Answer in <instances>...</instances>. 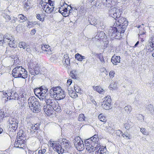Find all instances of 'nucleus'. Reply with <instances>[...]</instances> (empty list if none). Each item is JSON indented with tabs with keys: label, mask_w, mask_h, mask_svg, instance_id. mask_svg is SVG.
Returning <instances> with one entry per match:
<instances>
[{
	"label": "nucleus",
	"mask_w": 154,
	"mask_h": 154,
	"mask_svg": "<svg viewBox=\"0 0 154 154\" xmlns=\"http://www.w3.org/2000/svg\"><path fill=\"white\" fill-rule=\"evenodd\" d=\"M12 74L15 78H21L25 79L27 77V72L21 66H17L12 70Z\"/></svg>",
	"instance_id": "1"
},
{
	"label": "nucleus",
	"mask_w": 154,
	"mask_h": 154,
	"mask_svg": "<svg viewBox=\"0 0 154 154\" xmlns=\"http://www.w3.org/2000/svg\"><path fill=\"white\" fill-rule=\"evenodd\" d=\"M28 104L29 108L33 112L38 113L40 111V103L35 97H30L28 100Z\"/></svg>",
	"instance_id": "2"
},
{
	"label": "nucleus",
	"mask_w": 154,
	"mask_h": 154,
	"mask_svg": "<svg viewBox=\"0 0 154 154\" xmlns=\"http://www.w3.org/2000/svg\"><path fill=\"white\" fill-rule=\"evenodd\" d=\"M41 4L43 9L46 13L49 14L54 11V2L51 0H48V2L45 1H41Z\"/></svg>",
	"instance_id": "3"
},
{
	"label": "nucleus",
	"mask_w": 154,
	"mask_h": 154,
	"mask_svg": "<svg viewBox=\"0 0 154 154\" xmlns=\"http://www.w3.org/2000/svg\"><path fill=\"white\" fill-rule=\"evenodd\" d=\"M57 146L56 148L58 150V153L59 154H62L63 152H68L70 147V143L65 140L61 143V145L60 144V146Z\"/></svg>",
	"instance_id": "4"
},
{
	"label": "nucleus",
	"mask_w": 154,
	"mask_h": 154,
	"mask_svg": "<svg viewBox=\"0 0 154 154\" xmlns=\"http://www.w3.org/2000/svg\"><path fill=\"white\" fill-rule=\"evenodd\" d=\"M45 102L47 103V106H48L49 108L53 109L56 112L60 111V107L59 106L58 102L56 100V99H46L45 100Z\"/></svg>",
	"instance_id": "5"
},
{
	"label": "nucleus",
	"mask_w": 154,
	"mask_h": 154,
	"mask_svg": "<svg viewBox=\"0 0 154 154\" xmlns=\"http://www.w3.org/2000/svg\"><path fill=\"white\" fill-rule=\"evenodd\" d=\"M111 29H110V34H111V35L113 38L116 39H120L122 38L121 34L123 33L124 32H122V29L120 27H118L117 26V28L116 27H112Z\"/></svg>",
	"instance_id": "6"
},
{
	"label": "nucleus",
	"mask_w": 154,
	"mask_h": 154,
	"mask_svg": "<svg viewBox=\"0 0 154 154\" xmlns=\"http://www.w3.org/2000/svg\"><path fill=\"white\" fill-rule=\"evenodd\" d=\"M85 143L86 149L90 152H93L95 150H97L99 148L97 144L95 143L91 142L89 139L86 140L85 141Z\"/></svg>",
	"instance_id": "7"
},
{
	"label": "nucleus",
	"mask_w": 154,
	"mask_h": 154,
	"mask_svg": "<svg viewBox=\"0 0 154 154\" xmlns=\"http://www.w3.org/2000/svg\"><path fill=\"white\" fill-rule=\"evenodd\" d=\"M74 143L75 147L79 151L83 150L85 148L83 140H81L79 136H77L74 139Z\"/></svg>",
	"instance_id": "8"
},
{
	"label": "nucleus",
	"mask_w": 154,
	"mask_h": 154,
	"mask_svg": "<svg viewBox=\"0 0 154 154\" xmlns=\"http://www.w3.org/2000/svg\"><path fill=\"white\" fill-rule=\"evenodd\" d=\"M3 97H8L7 98L9 100L14 99L16 100V99H18V95L14 91L12 90H9L8 91V93H3Z\"/></svg>",
	"instance_id": "9"
},
{
	"label": "nucleus",
	"mask_w": 154,
	"mask_h": 154,
	"mask_svg": "<svg viewBox=\"0 0 154 154\" xmlns=\"http://www.w3.org/2000/svg\"><path fill=\"white\" fill-rule=\"evenodd\" d=\"M60 87L56 86L51 88L50 89L49 94L50 96L52 98L57 100V97L59 94Z\"/></svg>",
	"instance_id": "10"
},
{
	"label": "nucleus",
	"mask_w": 154,
	"mask_h": 154,
	"mask_svg": "<svg viewBox=\"0 0 154 154\" xmlns=\"http://www.w3.org/2000/svg\"><path fill=\"white\" fill-rule=\"evenodd\" d=\"M7 123L9 125V130H16L17 128L18 121L15 119L10 117L7 122Z\"/></svg>",
	"instance_id": "11"
},
{
	"label": "nucleus",
	"mask_w": 154,
	"mask_h": 154,
	"mask_svg": "<svg viewBox=\"0 0 154 154\" xmlns=\"http://www.w3.org/2000/svg\"><path fill=\"white\" fill-rule=\"evenodd\" d=\"M122 3L121 2H117L116 4H114V6L116 7V12L115 14L114 15V17L113 18L115 19L118 20L119 18L121 17V15L122 13V9L120 8Z\"/></svg>",
	"instance_id": "12"
},
{
	"label": "nucleus",
	"mask_w": 154,
	"mask_h": 154,
	"mask_svg": "<svg viewBox=\"0 0 154 154\" xmlns=\"http://www.w3.org/2000/svg\"><path fill=\"white\" fill-rule=\"evenodd\" d=\"M29 72L32 75H35L39 74H42V73L40 71V67L38 66H35L34 67H29Z\"/></svg>",
	"instance_id": "13"
},
{
	"label": "nucleus",
	"mask_w": 154,
	"mask_h": 154,
	"mask_svg": "<svg viewBox=\"0 0 154 154\" xmlns=\"http://www.w3.org/2000/svg\"><path fill=\"white\" fill-rule=\"evenodd\" d=\"M104 125H103V129L106 131L110 133H113L114 131V127L111 124L105 122L104 123Z\"/></svg>",
	"instance_id": "14"
},
{
	"label": "nucleus",
	"mask_w": 154,
	"mask_h": 154,
	"mask_svg": "<svg viewBox=\"0 0 154 154\" xmlns=\"http://www.w3.org/2000/svg\"><path fill=\"white\" fill-rule=\"evenodd\" d=\"M117 2H118L117 0H102L101 3L105 7H109L116 4Z\"/></svg>",
	"instance_id": "15"
},
{
	"label": "nucleus",
	"mask_w": 154,
	"mask_h": 154,
	"mask_svg": "<svg viewBox=\"0 0 154 154\" xmlns=\"http://www.w3.org/2000/svg\"><path fill=\"white\" fill-rule=\"evenodd\" d=\"M18 46L20 48H22L24 49H26V51L28 52H30L31 51L30 45L26 43L25 42H20Z\"/></svg>",
	"instance_id": "16"
},
{
	"label": "nucleus",
	"mask_w": 154,
	"mask_h": 154,
	"mask_svg": "<svg viewBox=\"0 0 154 154\" xmlns=\"http://www.w3.org/2000/svg\"><path fill=\"white\" fill-rule=\"evenodd\" d=\"M98 146L99 148L96 151L97 154H107L108 153L106 147L101 146Z\"/></svg>",
	"instance_id": "17"
},
{
	"label": "nucleus",
	"mask_w": 154,
	"mask_h": 154,
	"mask_svg": "<svg viewBox=\"0 0 154 154\" xmlns=\"http://www.w3.org/2000/svg\"><path fill=\"white\" fill-rule=\"evenodd\" d=\"M30 128V133L31 134H34L35 133V131H34V130H35V131H40L39 130V125L38 124H35L34 126L32 125L31 127Z\"/></svg>",
	"instance_id": "18"
},
{
	"label": "nucleus",
	"mask_w": 154,
	"mask_h": 154,
	"mask_svg": "<svg viewBox=\"0 0 154 154\" xmlns=\"http://www.w3.org/2000/svg\"><path fill=\"white\" fill-rule=\"evenodd\" d=\"M120 57L119 56H113L111 59V61L114 65H116L120 62Z\"/></svg>",
	"instance_id": "19"
},
{
	"label": "nucleus",
	"mask_w": 154,
	"mask_h": 154,
	"mask_svg": "<svg viewBox=\"0 0 154 154\" xmlns=\"http://www.w3.org/2000/svg\"><path fill=\"white\" fill-rule=\"evenodd\" d=\"M116 7L115 6L113 5L110 8L108 14L109 16L112 17H114V15L115 14L116 12Z\"/></svg>",
	"instance_id": "20"
},
{
	"label": "nucleus",
	"mask_w": 154,
	"mask_h": 154,
	"mask_svg": "<svg viewBox=\"0 0 154 154\" xmlns=\"http://www.w3.org/2000/svg\"><path fill=\"white\" fill-rule=\"evenodd\" d=\"M19 138L17 140H15L14 145L15 147L18 148L20 146V145L22 142V140H23V138H21V137H23L22 135H20V134H19Z\"/></svg>",
	"instance_id": "21"
},
{
	"label": "nucleus",
	"mask_w": 154,
	"mask_h": 154,
	"mask_svg": "<svg viewBox=\"0 0 154 154\" xmlns=\"http://www.w3.org/2000/svg\"><path fill=\"white\" fill-rule=\"evenodd\" d=\"M60 92L58 96L57 100H60L63 99L65 97V93L60 88Z\"/></svg>",
	"instance_id": "22"
},
{
	"label": "nucleus",
	"mask_w": 154,
	"mask_h": 154,
	"mask_svg": "<svg viewBox=\"0 0 154 154\" xmlns=\"http://www.w3.org/2000/svg\"><path fill=\"white\" fill-rule=\"evenodd\" d=\"M52 108H49L48 106H44V110L45 112L48 116H50L52 113Z\"/></svg>",
	"instance_id": "23"
},
{
	"label": "nucleus",
	"mask_w": 154,
	"mask_h": 154,
	"mask_svg": "<svg viewBox=\"0 0 154 154\" xmlns=\"http://www.w3.org/2000/svg\"><path fill=\"white\" fill-rule=\"evenodd\" d=\"M9 11L7 10H5L2 14V16L6 19V22H8L11 19L10 16L8 15Z\"/></svg>",
	"instance_id": "24"
},
{
	"label": "nucleus",
	"mask_w": 154,
	"mask_h": 154,
	"mask_svg": "<svg viewBox=\"0 0 154 154\" xmlns=\"http://www.w3.org/2000/svg\"><path fill=\"white\" fill-rule=\"evenodd\" d=\"M3 37H4L5 43L6 42H8L9 41L13 40V38H14L13 36L8 33L5 34L3 36Z\"/></svg>",
	"instance_id": "25"
},
{
	"label": "nucleus",
	"mask_w": 154,
	"mask_h": 154,
	"mask_svg": "<svg viewBox=\"0 0 154 154\" xmlns=\"http://www.w3.org/2000/svg\"><path fill=\"white\" fill-rule=\"evenodd\" d=\"M68 93L70 97L72 98H75L77 96V94L75 92L70 88L68 89Z\"/></svg>",
	"instance_id": "26"
},
{
	"label": "nucleus",
	"mask_w": 154,
	"mask_h": 154,
	"mask_svg": "<svg viewBox=\"0 0 154 154\" xmlns=\"http://www.w3.org/2000/svg\"><path fill=\"white\" fill-rule=\"evenodd\" d=\"M105 34V33L103 32H98L96 35L95 36V38L96 39L100 40L103 38Z\"/></svg>",
	"instance_id": "27"
},
{
	"label": "nucleus",
	"mask_w": 154,
	"mask_h": 154,
	"mask_svg": "<svg viewBox=\"0 0 154 154\" xmlns=\"http://www.w3.org/2000/svg\"><path fill=\"white\" fill-rule=\"evenodd\" d=\"M91 140V142L95 143L97 144H98V141L99 140L98 135L97 134H95L91 138L88 139ZM98 145V144H97Z\"/></svg>",
	"instance_id": "28"
},
{
	"label": "nucleus",
	"mask_w": 154,
	"mask_h": 154,
	"mask_svg": "<svg viewBox=\"0 0 154 154\" xmlns=\"http://www.w3.org/2000/svg\"><path fill=\"white\" fill-rule=\"evenodd\" d=\"M128 22L126 19L125 20H124V22L122 23V26H121V28L122 29V31L121 32H124L125 30L126 29V27L128 25Z\"/></svg>",
	"instance_id": "29"
},
{
	"label": "nucleus",
	"mask_w": 154,
	"mask_h": 154,
	"mask_svg": "<svg viewBox=\"0 0 154 154\" xmlns=\"http://www.w3.org/2000/svg\"><path fill=\"white\" fill-rule=\"evenodd\" d=\"M133 126V123L129 120H128L125 124V128L127 130H128L131 128Z\"/></svg>",
	"instance_id": "30"
},
{
	"label": "nucleus",
	"mask_w": 154,
	"mask_h": 154,
	"mask_svg": "<svg viewBox=\"0 0 154 154\" xmlns=\"http://www.w3.org/2000/svg\"><path fill=\"white\" fill-rule=\"evenodd\" d=\"M9 46L11 48H15L17 46V44L15 42V41H14V38L13 40L9 41L8 42Z\"/></svg>",
	"instance_id": "31"
},
{
	"label": "nucleus",
	"mask_w": 154,
	"mask_h": 154,
	"mask_svg": "<svg viewBox=\"0 0 154 154\" xmlns=\"http://www.w3.org/2000/svg\"><path fill=\"white\" fill-rule=\"evenodd\" d=\"M75 58L78 60L82 61L83 59H85V57L84 56H82L79 54L77 53L75 56Z\"/></svg>",
	"instance_id": "32"
},
{
	"label": "nucleus",
	"mask_w": 154,
	"mask_h": 154,
	"mask_svg": "<svg viewBox=\"0 0 154 154\" xmlns=\"http://www.w3.org/2000/svg\"><path fill=\"white\" fill-rule=\"evenodd\" d=\"M93 88L94 90L96 91L99 94H103L104 92V90L102 89L101 87L99 86H97L96 87H93Z\"/></svg>",
	"instance_id": "33"
},
{
	"label": "nucleus",
	"mask_w": 154,
	"mask_h": 154,
	"mask_svg": "<svg viewBox=\"0 0 154 154\" xmlns=\"http://www.w3.org/2000/svg\"><path fill=\"white\" fill-rule=\"evenodd\" d=\"M146 108L151 113L153 114L154 113V108L153 105L151 104H148L146 106Z\"/></svg>",
	"instance_id": "34"
},
{
	"label": "nucleus",
	"mask_w": 154,
	"mask_h": 154,
	"mask_svg": "<svg viewBox=\"0 0 154 154\" xmlns=\"http://www.w3.org/2000/svg\"><path fill=\"white\" fill-rule=\"evenodd\" d=\"M70 60L69 58L68 55L67 54L64 55V58L63 59V61L64 62V63L67 65L70 64Z\"/></svg>",
	"instance_id": "35"
},
{
	"label": "nucleus",
	"mask_w": 154,
	"mask_h": 154,
	"mask_svg": "<svg viewBox=\"0 0 154 154\" xmlns=\"http://www.w3.org/2000/svg\"><path fill=\"white\" fill-rule=\"evenodd\" d=\"M77 72L75 70H73L70 73V76L73 79H76L77 78Z\"/></svg>",
	"instance_id": "36"
},
{
	"label": "nucleus",
	"mask_w": 154,
	"mask_h": 154,
	"mask_svg": "<svg viewBox=\"0 0 154 154\" xmlns=\"http://www.w3.org/2000/svg\"><path fill=\"white\" fill-rule=\"evenodd\" d=\"M103 103H106L111 104V99L110 96H107L103 99Z\"/></svg>",
	"instance_id": "37"
},
{
	"label": "nucleus",
	"mask_w": 154,
	"mask_h": 154,
	"mask_svg": "<svg viewBox=\"0 0 154 154\" xmlns=\"http://www.w3.org/2000/svg\"><path fill=\"white\" fill-rule=\"evenodd\" d=\"M90 23L91 25L96 26L97 28H99L100 27L98 24V21L96 19L94 18L93 20L90 22Z\"/></svg>",
	"instance_id": "38"
},
{
	"label": "nucleus",
	"mask_w": 154,
	"mask_h": 154,
	"mask_svg": "<svg viewBox=\"0 0 154 154\" xmlns=\"http://www.w3.org/2000/svg\"><path fill=\"white\" fill-rule=\"evenodd\" d=\"M51 146L53 147L54 149V151H56L58 152V150H57V149L56 148H57V146H60V144L59 143H57L55 142H51L50 143Z\"/></svg>",
	"instance_id": "39"
},
{
	"label": "nucleus",
	"mask_w": 154,
	"mask_h": 154,
	"mask_svg": "<svg viewBox=\"0 0 154 154\" xmlns=\"http://www.w3.org/2000/svg\"><path fill=\"white\" fill-rule=\"evenodd\" d=\"M102 106L103 109H105L109 110L110 109L111 107V104L106 103L102 102Z\"/></svg>",
	"instance_id": "40"
},
{
	"label": "nucleus",
	"mask_w": 154,
	"mask_h": 154,
	"mask_svg": "<svg viewBox=\"0 0 154 154\" xmlns=\"http://www.w3.org/2000/svg\"><path fill=\"white\" fill-rule=\"evenodd\" d=\"M25 10H28L30 7V3L28 0H25L24 3Z\"/></svg>",
	"instance_id": "41"
},
{
	"label": "nucleus",
	"mask_w": 154,
	"mask_h": 154,
	"mask_svg": "<svg viewBox=\"0 0 154 154\" xmlns=\"http://www.w3.org/2000/svg\"><path fill=\"white\" fill-rule=\"evenodd\" d=\"M42 86L40 88H36L35 89H34V91L36 95L38 96L40 94V92L42 91H41V90H42Z\"/></svg>",
	"instance_id": "42"
},
{
	"label": "nucleus",
	"mask_w": 154,
	"mask_h": 154,
	"mask_svg": "<svg viewBox=\"0 0 154 154\" xmlns=\"http://www.w3.org/2000/svg\"><path fill=\"white\" fill-rule=\"evenodd\" d=\"M126 19L125 18L122 17L121 16L120 18H119L118 20H117L119 23V25L118 26V27H121V26H122V23L123 22L124 20H125Z\"/></svg>",
	"instance_id": "43"
},
{
	"label": "nucleus",
	"mask_w": 154,
	"mask_h": 154,
	"mask_svg": "<svg viewBox=\"0 0 154 154\" xmlns=\"http://www.w3.org/2000/svg\"><path fill=\"white\" fill-rule=\"evenodd\" d=\"M98 118L100 121L103 122H105L106 121L105 117L102 114H100L98 116Z\"/></svg>",
	"instance_id": "44"
},
{
	"label": "nucleus",
	"mask_w": 154,
	"mask_h": 154,
	"mask_svg": "<svg viewBox=\"0 0 154 154\" xmlns=\"http://www.w3.org/2000/svg\"><path fill=\"white\" fill-rule=\"evenodd\" d=\"M97 57L99 59L102 63L103 64L105 63V60L103 57V56L101 54H98L97 55Z\"/></svg>",
	"instance_id": "45"
},
{
	"label": "nucleus",
	"mask_w": 154,
	"mask_h": 154,
	"mask_svg": "<svg viewBox=\"0 0 154 154\" xmlns=\"http://www.w3.org/2000/svg\"><path fill=\"white\" fill-rule=\"evenodd\" d=\"M18 18L23 20V22H25L27 20V18L22 14H19L17 16Z\"/></svg>",
	"instance_id": "46"
},
{
	"label": "nucleus",
	"mask_w": 154,
	"mask_h": 154,
	"mask_svg": "<svg viewBox=\"0 0 154 154\" xmlns=\"http://www.w3.org/2000/svg\"><path fill=\"white\" fill-rule=\"evenodd\" d=\"M149 43L151 47L154 49V36L150 39Z\"/></svg>",
	"instance_id": "47"
},
{
	"label": "nucleus",
	"mask_w": 154,
	"mask_h": 154,
	"mask_svg": "<svg viewBox=\"0 0 154 154\" xmlns=\"http://www.w3.org/2000/svg\"><path fill=\"white\" fill-rule=\"evenodd\" d=\"M85 117L84 115L83 114H80L79 115L78 120L79 121H83L85 120Z\"/></svg>",
	"instance_id": "48"
},
{
	"label": "nucleus",
	"mask_w": 154,
	"mask_h": 154,
	"mask_svg": "<svg viewBox=\"0 0 154 154\" xmlns=\"http://www.w3.org/2000/svg\"><path fill=\"white\" fill-rule=\"evenodd\" d=\"M37 18L40 21H43L44 20V16L43 15L39 14H37Z\"/></svg>",
	"instance_id": "49"
},
{
	"label": "nucleus",
	"mask_w": 154,
	"mask_h": 154,
	"mask_svg": "<svg viewBox=\"0 0 154 154\" xmlns=\"http://www.w3.org/2000/svg\"><path fill=\"white\" fill-rule=\"evenodd\" d=\"M124 109L125 111L128 113H129L131 110V106L129 105H128L125 107Z\"/></svg>",
	"instance_id": "50"
},
{
	"label": "nucleus",
	"mask_w": 154,
	"mask_h": 154,
	"mask_svg": "<svg viewBox=\"0 0 154 154\" xmlns=\"http://www.w3.org/2000/svg\"><path fill=\"white\" fill-rule=\"evenodd\" d=\"M74 89L75 92L78 93H80V92L81 91L80 88L76 85H74Z\"/></svg>",
	"instance_id": "51"
},
{
	"label": "nucleus",
	"mask_w": 154,
	"mask_h": 154,
	"mask_svg": "<svg viewBox=\"0 0 154 154\" xmlns=\"http://www.w3.org/2000/svg\"><path fill=\"white\" fill-rule=\"evenodd\" d=\"M141 132L144 134L147 135L148 134V132L146 130V129L143 128H140Z\"/></svg>",
	"instance_id": "52"
},
{
	"label": "nucleus",
	"mask_w": 154,
	"mask_h": 154,
	"mask_svg": "<svg viewBox=\"0 0 154 154\" xmlns=\"http://www.w3.org/2000/svg\"><path fill=\"white\" fill-rule=\"evenodd\" d=\"M6 117L4 112L2 110H0V119H2L3 118Z\"/></svg>",
	"instance_id": "53"
},
{
	"label": "nucleus",
	"mask_w": 154,
	"mask_h": 154,
	"mask_svg": "<svg viewBox=\"0 0 154 154\" xmlns=\"http://www.w3.org/2000/svg\"><path fill=\"white\" fill-rule=\"evenodd\" d=\"M26 144L25 143V141L24 140H23V141H22V142H21L20 144V146L18 148H19L21 149H23L26 146Z\"/></svg>",
	"instance_id": "54"
},
{
	"label": "nucleus",
	"mask_w": 154,
	"mask_h": 154,
	"mask_svg": "<svg viewBox=\"0 0 154 154\" xmlns=\"http://www.w3.org/2000/svg\"><path fill=\"white\" fill-rule=\"evenodd\" d=\"M122 135L123 137H124L125 139H129V135L128 134L127 132H124L123 134H122Z\"/></svg>",
	"instance_id": "55"
},
{
	"label": "nucleus",
	"mask_w": 154,
	"mask_h": 154,
	"mask_svg": "<svg viewBox=\"0 0 154 154\" xmlns=\"http://www.w3.org/2000/svg\"><path fill=\"white\" fill-rule=\"evenodd\" d=\"M46 151V150L45 149L39 150L38 151V154H45Z\"/></svg>",
	"instance_id": "56"
},
{
	"label": "nucleus",
	"mask_w": 154,
	"mask_h": 154,
	"mask_svg": "<svg viewBox=\"0 0 154 154\" xmlns=\"http://www.w3.org/2000/svg\"><path fill=\"white\" fill-rule=\"evenodd\" d=\"M68 10L67 9L65 8H63V11L62 13V15L63 16H66V14H67V12Z\"/></svg>",
	"instance_id": "57"
},
{
	"label": "nucleus",
	"mask_w": 154,
	"mask_h": 154,
	"mask_svg": "<svg viewBox=\"0 0 154 154\" xmlns=\"http://www.w3.org/2000/svg\"><path fill=\"white\" fill-rule=\"evenodd\" d=\"M98 24H99V28H98L100 29H104L105 28V26L103 24V22H100V23H98Z\"/></svg>",
	"instance_id": "58"
},
{
	"label": "nucleus",
	"mask_w": 154,
	"mask_h": 154,
	"mask_svg": "<svg viewBox=\"0 0 154 154\" xmlns=\"http://www.w3.org/2000/svg\"><path fill=\"white\" fill-rule=\"evenodd\" d=\"M139 30L140 31H139V33L138 34L139 35V37L140 38H141V37H143V35H144L145 33V31H141L140 29H139Z\"/></svg>",
	"instance_id": "59"
},
{
	"label": "nucleus",
	"mask_w": 154,
	"mask_h": 154,
	"mask_svg": "<svg viewBox=\"0 0 154 154\" xmlns=\"http://www.w3.org/2000/svg\"><path fill=\"white\" fill-rule=\"evenodd\" d=\"M115 74V73L114 71H112L109 72V75L110 79H112L113 77Z\"/></svg>",
	"instance_id": "60"
},
{
	"label": "nucleus",
	"mask_w": 154,
	"mask_h": 154,
	"mask_svg": "<svg viewBox=\"0 0 154 154\" xmlns=\"http://www.w3.org/2000/svg\"><path fill=\"white\" fill-rule=\"evenodd\" d=\"M39 95L40 97H42V99H44L45 98V97H46V96H45L46 94H45V93H44V92H40V93Z\"/></svg>",
	"instance_id": "61"
},
{
	"label": "nucleus",
	"mask_w": 154,
	"mask_h": 154,
	"mask_svg": "<svg viewBox=\"0 0 154 154\" xmlns=\"http://www.w3.org/2000/svg\"><path fill=\"white\" fill-rule=\"evenodd\" d=\"M72 82V80L71 79H69L67 80V86H70Z\"/></svg>",
	"instance_id": "62"
},
{
	"label": "nucleus",
	"mask_w": 154,
	"mask_h": 154,
	"mask_svg": "<svg viewBox=\"0 0 154 154\" xmlns=\"http://www.w3.org/2000/svg\"><path fill=\"white\" fill-rule=\"evenodd\" d=\"M48 90V89L47 88H43L42 87V90H41V91H42V92H44V93H45V94H46L47 91Z\"/></svg>",
	"instance_id": "63"
},
{
	"label": "nucleus",
	"mask_w": 154,
	"mask_h": 154,
	"mask_svg": "<svg viewBox=\"0 0 154 154\" xmlns=\"http://www.w3.org/2000/svg\"><path fill=\"white\" fill-rule=\"evenodd\" d=\"M110 86L111 88H112L113 89H115V88H116L117 87L116 84H110Z\"/></svg>",
	"instance_id": "64"
}]
</instances>
